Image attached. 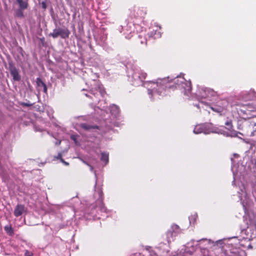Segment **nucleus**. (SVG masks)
I'll return each mask as SVG.
<instances>
[{
  "label": "nucleus",
  "instance_id": "f257e3e1",
  "mask_svg": "<svg viewBox=\"0 0 256 256\" xmlns=\"http://www.w3.org/2000/svg\"><path fill=\"white\" fill-rule=\"evenodd\" d=\"M167 80L158 79L156 82L148 81L145 82V86L148 88V94L150 95L152 93L158 94L162 95L165 91L164 84L166 82Z\"/></svg>",
  "mask_w": 256,
  "mask_h": 256
},
{
  "label": "nucleus",
  "instance_id": "f03ea898",
  "mask_svg": "<svg viewBox=\"0 0 256 256\" xmlns=\"http://www.w3.org/2000/svg\"><path fill=\"white\" fill-rule=\"evenodd\" d=\"M174 82L176 84L178 87H180L184 89V94L188 95L192 89L191 82L190 81H187L182 76H177L174 80Z\"/></svg>",
  "mask_w": 256,
  "mask_h": 256
},
{
  "label": "nucleus",
  "instance_id": "7ed1b4c3",
  "mask_svg": "<svg viewBox=\"0 0 256 256\" xmlns=\"http://www.w3.org/2000/svg\"><path fill=\"white\" fill-rule=\"evenodd\" d=\"M70 31L67 28H60L54 29L52 32L50 33L49 36L56 38L58 36L62 38H66L69 36Z\"/></svg>",
  "mask_w": 256,
  "mask_h": 256
},
{
  "label": "nucleus",
  "instance_id": "20e7f679",
  "mask_svg": "<svg viewBox=\"0 0 256 256\" xmlns=\"http://www.w3.org/2000/svg\"><path fill=\"white\" fill-rule=\"evenodd\" d=\"M95 86L90 90L91 94L95 97L98 98L99 96H103L104 94V90L101 85L98 82H94Z\"/></svg>",
  "mask_w": 256,
  "mask_h": 256
},
{
  "label": "nucleus",
  "instance_id": "39448f33",
  "mask_svg": "<svg viewBox=\"0 0 256 256\" xmlns=\"http://www.w3.org/2000/svg\"><path fill=\"white\" fill-rule=\"evenodd\" d=\"M216 92L208 88H202L200 92V96L202 98L210 99L212 97L216 96Z\"/></svg>",
  "mask_w": 256,
  "mask_h": 256
},
{
  "label": "nucleus",
  "instance_id": "423d86ee",
  "mask_svg": "<svg viewBox=\"0 0 256 256\" xmlns=\"http://www.w3.org/2000/svg\"><path fill=\"white\" fill-rule=\"evenodd\" d=\"M132 78L134 80H140V82H142L146 76V74L144 72H142L138 69L136 70V71L134 72L132 76Z\"/></svg>",
  "mask_w": 256,
  "mask_h": 256
},
{
  "label": "nucleus",
  "instance_id": "0eeeda50",
  "mask_svg": "<svg viewBox=\"0 0 256 256\" xmlns=\"http://www.w3.org/2000/svg\"><path fill=\"white\" fill-rule=\"evenodd\" d=\"M25 212V207L22 204H18L14 210V214L16 216H21Z\"/></svg>",
  "mask_w": 256,
  "mask_h": 256
},
{
  "label": "nucleus",
  "instance_id": "6e6552de",
  "mask_svg": "<svg viewBox=\"0 0 256 256\" xmlns=\"http://www.w3.org/2000/svg\"><path fill=\"white\" fill-rule=\"evenodd\" d=\"M10 74L13 77L14 80L18 81L20 79V76L19 75L18 70L15 68H10Z\"/></svg>",
  "mask_w": 256,
  "mask_h": 256
},
{
  "label": "nucleus",
  "instance_id": "1a4fd4ad",
  "mask_svg": "<svg viewBox=\"0 0 256 256\" xmlns=\"http://www.w3.org/2000/svg\"><path fill=\"white\" fill-rule=\"evenodd\" d=\"M194 132L196 134H199L202 132H204L205 134H209V132H206L204 126L202 125L196 126L194 130Z\"/></svg>",
  "mask_w": 256,
  "mask_h": 256
},
{
  "label": "nucleus",
  "instance_id": "9d476101",
  "mask_svg": "<svg viewBox=\"0 0 256 256\" xmlns=\"http://www.w3.org/2000/svg\"><path fill=\"white\" fill-rule=\"evenodd\" d=\"M36 82L39 88H42L44 92H46L47 88L46 85L40 78H36Z\"/></svg>",
  "mask_w": 256,
  "mask_h": 256
},
{
  "label": "nucleus",
  "instance_id": "9b49d317",
  "mask_svg": "<svg viewBox=\"0 0 256 256\" xmlns=\"http://www.w3.org/2000/svg\"><path fill=\"white\" fill-rule=\"evenodd\" d=\"M176 234H174L170 230L166 233V238L168 243L170 242L172 240H174V238Z\"/></svg>",
  "mask_w": 256,
  "mask_h": 256
},
{
  "label": "nucleus",
  "instance_id": "f8f14e48",
  "mask_svg": "<svg viewBox=\"0 0 256 256\" xmlns=\"http://www.w3.org/2000/svg\"><path fill=\"white\" fill-rule=\"evenodd\" d=\"M98 196L100 199L99 201V202L100 203V208L102 211H105L106 209H105V208L103 206V203H102V192L100 190H99L98 191Z\"/></svg>",
  "mask_w": 256,
  "mask_h": 256
},
{
  "label": "nucleus",
  "instance_id": "ddd939ff",
  "mask_svg": "<svg viewBox=\"0 0 256 256\" xmlns=\"http://www.w3.org/2000/svg\"><path fill=\"white\" fill-rule=\"evenodd\" d=\"M16 2L19 4L20 7L21 9H26L27 8L28 4L26 2L23 0H16Z\"/></svg>",
  "mask_w": 256,
  "mask_h": 256
},
{
  "label": "nucleus",
  "instance_id": "4468645a",
  "mask_svg": "<svg viewBox=\"0 0 256 256\" xmlns=\"http://www.w3.org/2000/svg\"><path fill=\"white\" fill-rule=\"evenodd\" d=\"M250 128H252V131L250 132V136H254L256 134V123L251 122L250 124Z\"/></svg>",
  "mask_w": 256,
  "mask_h": 256
},
{
  "label": "nucleus",
  "instance_id": "2eb2a0df",
  "mask_svg": "<svg viewBox=\"0 0 256 256\" xmlns=\"http://www.w3.org/2000/svg\"><path fill=\"white\" fill-rule=\"evenodd\" d=\"M101 160L105 162V164H108V154L106 152L102 153Z\"/></svg>",
  "mask_w": 256,
  "mask_h": 256
},
{
  "label": "nucleus",
  "instance_id": "dca6fc26",
  "mask_svg": "<svg viewBox=\"0 0 256 256\" xmlns=\"http://www.w3.org/2000/svg\"><path fill=\"white\" fill-rule=\"evenodd\" d=\"M4 229L9 235L12 236L14 234V230L10 226L7 225L5 226Z\"/></svg>",
  "mask_w": 256,
  "mask_h": 256
},
{
  "label": "nucleus",
  "instance_id": "f3484780",
  "mask_svg": "<svg viewBox=\"0 0 256 256\" xmlns=\"http://www.w3.org/2000/svg\"><path fill=\"white\" fill-rule=\"evenodd\" d=\"M110 112L112 114L116 115L119 112L118 108L116 105H113L111 107Z\"/></svg>",
  "mask_w": 256,
  "mask_h": 256
},
{
  "label": "nucleus",
  "instance_id": "a211bd4d",
  "mask_svg": "<svg viewBox=\"0 0 256 256\" xmlns=\"http://www.w3.org/2000/svg\"><path fill=\"white\" fill-rule=\"evenodd\" d=\"M172 230H170L174 234H175L178 233L180 232V228L176 224H172L171 227Z\"/></svg>",
  "mask_w": 256,
  "mask_h": 256
},
{
  "label": "nucleus",
  "instance_id": "6ab92c4d",
  "mask_svg": "<svg viewBox=\"0 0 256 256\" xmlns=\"http://www.w3.org/2000/svg\"><path fill=\"white\" fill-rule=\"evenodd\" d=\"M80 126L83 128L84 129V130H88L92 128L93 127L92 126H90V125H88L86 124H80Z\"/></svg>",
  "mask_w": 256,
  "mask_h": 256
},
{
  "label": "nucleus",
  "instance_id": "aec40b11",
  "mask_svg": "<svg viewBox=\"0 0 256 256\" xmlns=\"http://www.w3.org/2000/svg\"><path fill=\"white\" fill-rule=\"evenodd\" d=\"M225 124L228 126V128L230 130L232 128V125L231 120L227 121L226 122Z\"/></svg>",
  "mask_w": 256,
  "mask_h": 256
},
{
  "label": "nucleus",
  "instance_id": "412c9836",
  "mask_svg": "<svg viewBox=\"0 0 256 256\" xmlns=\"http://www.w3.org/2000/svg\"><path fill=\"white\" fill-rule=\"evenodd\" d=\"M196 215H194V216H190L189 218L190 223H192V222H194L195 220H196Z\"/></svg>",
  "mask_w": 256,
  "mask_h": 256
},
{
  "label": "nucleus",
  "instance_id": "4be33fe9",
  "mask_svg": "<svg viewBox=\"0 0 256 256\" xmlns=\"http://www.w3.org/2000/svg\"><path fill=\"white\" fill-rule=\"evenodd\" d=\"M24 256H33V254L32 252L26 250L24 253Z\"/></svg>",
  "mask_w": 256,
  "mask_h": 256
},
{
  "label": "nucleus",
  "instance_id": "5701e85b",
  "mask_svg": "<svg viewBox=\"0 0 256 256\" xmlns=\"http://www.w3.org/2000/svg\"><path fill=\"white\" fill-rule=\"evenodd\" d=\"M161 36V34L160 32H155V34H154V38H160Z\"/></svg>",
  "mask_w": 256,
  "mask_h": 256
},
{
  "label": "nucleus",
  "instance_id": "b1692460",
  "mask_svg": "<svg viewBox=\"0 0 256 256\" xmlns=\"http://www.w3.org/2000/svg\"><path fill=\"white\" fill-rule=\"evenodd\" d=\"M82 162H84V164H86V165L88 166H90V170H91V171H92V170H93V168H92L90 165L89 164H88L86 161H84V160H82Z\"/></svg>",
  "mask_w": 256,
  "mask_h": 256
},
{
  "label": "nucleus",
  "instance_id": "393cba45",
  "mask_svg": "<svg viewBox=\"0 0 256 256\" xmlns=\"http://www.w3.org/2000/svg\"><path fill=\"white\" fill-rule=\"evenodd\" d=\"M16 14L18 16H20V17L23 16L22 12L20 10L18 11Z\"/></svg>",
  "mask_w": 256,
  "mask_h": 256
},
{
  "label": "nucleus",
  "instance_id": "a878e982",
  "mask_svg": "<svg viewBox=\"0 0 256 256\" xmlns=\"http://www.w3.org/2000/svg\"><path fill=\"white\" fill-rule=\"evenodd\" d=\"M251 146H256V141H252L250 143Z\"/></svg>",
  "mask_w": 256,
  "mask_h": 256
},
{
  "label": "nucleus",
  "instance_id": "bb28decb",
  "mask_svg": "<svg viewBox=\"0 0 256 256\" xmlns=\"http://www.w3.org/2000/svg\"><path fill=\"white\" fill-rule=\"evenodd\" d=\"M62 154H61V153H58V156L56 157V158H57L58 159H60V160H62Z\"/></svg>",
  "mask_w": 256,
  "mask_h": 256
},
{
  "label": "nucleus",
  "instance_id": "cd10ccee",
  "mask_svg": "<svg viewBox=\"0 0 256 256\" xmlns=\"http://www.w3.org/2000/svg\"><path fill=\"white\" fill-rule=\"evenodd\" d=\"M22 104L24 106H31L32 105V104H31L24 103V102L22 103Z\"/></svg>",
  "mask_w": 256,
  "mask_h": 256
},
{
  "label": "nucleus",
  "instance_id": "c85d7f7f",
  "mask_svg": "<svg viewBox=\"0 0 256 256\" xmlns=\"http://www.w3.org/2000/svg\"><path fill=\"white\" fill-rule=\"evenodd\" d=\"M71 138H72V140H74L76 142V136H73V135H72V136H71Z\"/></svg>",
  "mask_w": 256,
  "mask_h": 256
},
{
  "label": "nucleus",
  "instance_id": "c756f323",
  "mask_svg": "<svg viewBox=\"0 0 256 256\" xmlns=\"http://www.w3.org/2000/svg\"><path fill=\"white\" fill-rule=\"evenodd\" d=\"M237 136V132H232V134L230 135L232 136Z\"/></svg>",
  "mask_w": 256,
  "mask_h": 256
},
{
  "label": "nucleus",
  "instance_id": "7c9ffc66",
  "mask_svg": "<svg viewBox=\"0 0 256 256\" xmlns=\"http://www.w3.org/2000/svg\"><path fill=\"white\" fill-rule=\"evenodd\" d=\"M61 161L64 164H66V166H68V163L64 161L63 159H62Z\"/></svg>",
  "mask_w": 256,
  "mask_h": 256
},
{
  "label": "nucleus",
  "instance_id": "2f4dec72",
  "mask_svg": "<svg viewBox=\"0 0 256 256\" xmlns=\"http://www.w3.org/2000/svg\"><path fill=\"white\" fill-rule=\"evenodd\" d=\"M190 246H192V250L190 251V253L192 254V252H194L196 250V248L193 245H192Z\"/></svg>",
  "mask_w": 256,
  "mask_h": 256
},
{
  "label": "nucleus",
  "instance_id": "473e14b6",
  "mask_svg": "<svg viewBox=\"0 0 256 256\" xmlns=\"http://www.w3.org/2000/svg\"><path fill=\"white\" fill-rule=\"evenodd\" d=\"M42 7L45 8L46 7V4L44 2H42Z\"/></svg>",
  "mask_w": 256,
  "mask_h": 256
},
{
  "label": "nucleus",
  "instance_id": "72a5a7b5",
  "mask_svg": "<svg viewBox=\"0 0 256 256\" xmlns=\"http://www.w3.org/2000/svg\"><path fill=\"white\" fill-rule=\"evenodd\" d=\"M60 144V142H56V144L58 145V144Z\"/></svg>",
  "mask_w": 256,
  "mask_h": 256
},
{
  "label": "nucleus",
  "instance_id": "f704fd0d",
  "mask_svg": "<svg viewBox=\"0 0 256 256\" xmlns=\"http://www.w3.org/2000/svg\"><path fill=\"white\" fill-rule=\"evenodd\" d=\"M197 108H200V104H196L195 105Z\"/></svg>",
  "mask_w": 256,
  "mask_h": 256
},
{
  "label": "nucleus",
  "instance_id": "c9c22d12",
  "mask_svg": "<svg viewBox=\"0 0 256 256\" xmlns=\"http://www.w3.org/2000/svg\"><path fill=\"white\" fill-rule=\"evenodd\" d=\"M140 42H141V44H142L144 43V42H143V40H142V41Z\"/></svg>",
  "mask_w": 256,
  "mask_h": 256
},
{
  "label": "nucleus",
  "instance_id": "e433bc0d",
  "mask_svg": "<svg viewBox=\"0 0 256 256\" xmlns=\"http://www.w3.org/2000/svg\"><path fill=\"white\" fill-rule=\"evenodd\" d=\"M149 256H154L153 255H152V254H150Z\"/></svg>",
  "mask_w": 256,
  "mask_h": 256
},
{
  "label": "nucleus",
  "instance_id": "4c0bfd02",
  "mask_svg": "<svg viewBox=\"0 0 256 256\" xmlns=\"http://www.w3.org/2000/svg\"><path fill=\"white\" fill-rule=\"evenodd\" d=\"M188 244V246H189V245L190 244Z\"/></svg>",
  "mask_w": 256,
  "mask_h": 256
}]
</instances>
